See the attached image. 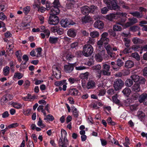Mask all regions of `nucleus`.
<instances>
[{
	"instance_id": "obj_49",
	"label": "nucleus",
	"mask_w": 147,
	"mask_h": 147,
	"mask_svg": "<svg viewBox=\"0 0 147 147\" xmlns=\"http://www.w3.org/2000/svg\"><path fill=\"white\" fill-rule=\"evenodd\" d=\"M65 80H64L56 82H55V84L57 86H62L65 84Z\"/></svg>"
},
{
	"instance_id": "obj_30",
	"label": "nucleus",
	"mask_w": 147,
	"mask_h": 147,
	"mask_svg": "<svg viewBox=\"0 0 147 147\" xmlns=\"http://www.w3.org/2000/svg\"><path fill=\"white\" fill-rule=\"evenodd\" d=\"M133 84V81L129 79L127 80L125 82V85L128 87L131 86Z\"/></svg>"
},
{
	"instance_id": "obj_48",
	"label": "nucleus",
	"mask_w": 147,
	"mask_h": 147,
	"mask_svg": "<svg viewBox=\"0 0 147 147\" xmlns=\"http://www.w3.org/2000/svg\"><path fill=\"white\" fill-rule=\"evenodd\" d=\"M90 12H91L92 13H94V12L96 11L97 10V7L93 5H91L90 7Z\"/></svg>"
},
{
	"instance_id": "obj_39",
	"label": "nucleus",
	"mask_w": 147,
	"mask_h": 147,
	"mask_svg": "<svg viewBox=\"0 0 147 147\" xmlns=\"http://www.w3.org/2000/svg\"><path fill=\"white\" fill-rule=\"evenodd\" d=\"M23 77V75L20 73H15L13 77L15 78H17L18 79H21Z\"/></svg>"
},
{
	"instance_id": "obj_61",
	"label": "nucleus",
	"mask_w": 147,
	"mask_h": 147,
	"mask_svg": "<svg viewBox=\"0 0 147 147\" xmlns=\"http://www.w3.org/2000/svg\"><path fill=\"white\" fill-rule=\"evenodd\" d=\"M74 57L73 55L70 53H68L66 56V59L67 60L70 61Z\"/></svg>"
},
{
	"instance_id": "obj_2",
	"label": "nucleus",
	"mask_w": 147,
	"mask_h": 147,
	"mask_svg": "<svg viewBox=\"0 0 147 147\" xmlns=\"http://www.w3.org/2000/svg\"><path fill=\"white\" fill-rule=\"evenodd\" d=\"M67 133L66 131L62 129L61 130V137L59 140V144L61 147H66L67 144L68 142V140L66 136Z\"/></svg>"
},
{
	"instance_id": "obj_35",
	"label": "nucleus",
	"mask_w": 147,
	"mask_h": 147,
	"mask_svg": "<svg viewBox=\"0 0 147 147\" xmlns=\"http://www.w3.org/2000/svg\"><path fill=\"white\" fill-rule=\"evenodd\" d=\"M131 78L135 82L138 81L140 77L137 75H133L131 76Z\"/></svg>"
},
{
	"instance_id": "obj_11",
	"label": "nucleus",
	"mask_w": 147,
	"mask_h": 147,
	"mask_svg": "<svg viewBox=\"0 0 147 147\" xmlns=\"http://www.w3.org/2000/svg\"><path fill=\"white\" fill-rule=\"evenodd\" d=\"M70 20L66 19H62L61 21V26L64 28H66L68 27L70 25H73L74 24Z\"/></svg>"
},
{
	"instance_id": "obj_55",
	"label": "nucleus",
	"mask_w": 147,
	"mask_h": 147,
	"mask_svg": "<svg viewBox=\"0 0 147 147\" xmlns=\"http://www.w3.org/2000/svg\"><path fill=\"white\" fill-rule=\"evenodd\" d=\"M139 29V28L137 26H131L130 28V31L133 32H135L137 30H138Z\"/></svg>"
},
{
	"instance_id": "obj_3",
	"label": "nucleus",
	"mask_w": 147,
	"mask_h": 147,
	"mask_svg": "<svg viewBox=\"0 0 147 147\" xmlns=\"http://www.w3.org/2000/svg\"><path fill=\"white\" fill-rule=\"evenodd\" d=\"M93 52V48L90 45H85L83 48L82 53L83 55L86 57L90 56Z\"/></svg>"
},
{
	"instance_id": "obj_21",
	"label": "nucleus",
	"mask_w": 147,
	"mask_h": 147,
	"mask_svg": "<svg viewBox=\"0 0 147 147\" xmlns=\"http://www.w3.org/2000/svg\"><path fill=\"white\" fill-rule=\"evenodd\" d=\"M129 13L132 15L133 16L136 17L137 18H141L143 16V15L138 11L130 12Z\"/></svg>"
},
{
	"instance_id": "obj_23",
	"label": "nucleus",
	"mask_w": 147,
	"mask_h": 147,
	"mask_svg": "<svg viewBox=\"0 0 147 147\" xmlns=\"http://www.w3.org/2000/svg\"><path fill=\"white\" fill-rule=\"evenodd\" d=\"M95 86V83L94 81L91 80L87 83L86 87L88 89H91L94 87Z\"/></svg>"
},
{
	"instance_id": "obj_8",
	"label": "nucleus",
	"mask_w": 147,
	"mask_h": 147,
	"mask_svg": "<svg viewBox=\"0 0 147 147\" xmlns=\"http://www.w3.org/2000/svg\"><path fill=\"white\" fill-rule=\"evenodd\" d=\"M102 70H101L102 75L104 76H109L111 75V72L109 71L110 66L106 64H103L102 66Z\"/></svg>"
},
{
	"instance_id": "obj_57",
	"label": "nucleus",
	"mask_w": 147,
	"mask_h": 147,
	"mask_svg": "<svg viewBox=\"0 0 147 147\" xmlns=\"http://www.w3.org/2000/svg\"><path fill=\"white\" fill-rule=\"evenodd\" d=\"M22 99L25 101L30 100L32 98V96L30 94H28V95L26 97H23Z\"/></svg>"
},
{
	"instance_id": "obj_36",
	"label": "nucleus",
	"mask_w": 147,
	"mask_h": 147,
	"mask_svg": "<svg viewBox=\"0 0 147 147\" xmlns=\"http://www.w3.org/2000/svg\"><path fill=\"white\" fill-rule=\"evenodd\" d=\"M116 14L114 13H111L107 16V18L110 21H112L113 19L115 18Z\"/></svg>"
},
{
	"instance_id": "obj_54",
	"label": "nucleus",
	"mask_w": 147,
	"mask_h": 147,
	"mask_svg": "<svg viewBox=\"0 0 147 147\" xmlns=\"http://www.w3.org/2000/svg\"><path fill=\"white\" fill-rule=\"evenodd\" d=\"M109 11L107 7H104L101 9V12L102 14H106Z\"/></svg>"
},
{
	"instance_id": "obj_19",
	"label": "nucleus",
	"mask_w": 147,
	"mask_h": 147,
	"mask_svg": "<svg viewBox=\"0 0 147 147\" xmlns=\"http://www.w3.org/2000/svg\"><path fill=\"white\" fill-rule=\"evenodd\" d=\"M134 65V63L133 61L130 60H128L125 62V67L127 68H130L133 67Z\"/></svg>"
},
{
	"instance_id": "obj_17",
	"label": "nucleus",
	"mask_w": 147,
	"mask_h": 147,
	"mask_svg": "<svg viewBox=\"0 0 147 147\" xmlns=\"http://www.w3.org/2000/svg\"><path fill=\"white\" fill-rule=\"evenodd\" d=\"M59 38L55 36H50L49 39V41L52 44H55L58 42Z\"/></svg>"
},
{
	"instance_id": "obj_32",
	"label": "nucleus",
	"mask_w": 147,
	"mask_h": 147,
	"mask_svg": "<svg viewBox=\"0 0 147 147\" xmlns=\"http://www.w3.org/2000/svg\"><path fill=\"white\" fill-rule=\"evenodd\" d=\"M30 24L27 23L22 22L21 24V28L23 29H26L29 28Z\"/></svg>"
},
{
	"instance_id": "obj_50",
	"label": "nucleus",
	"mask_w": 147,
	"mask_h": 147,
	"mask_svg": "<svg viewBox=\"0 0 147 147\" xmlns=\"http://www.w3.org/2000/svg\"><path fill=\"white\" fill-rule=\"evenodd\" d=\"M125 142L123 143V145L125 147H129L128 145L130 144L129 139L127 137H126L125 138Z\"/></svg>"
},
{
	"instance_id": "obj_26",
	"label": "nucleus",
	"mask_w": 147,
	"mask_h": 147,
	"mask_svg": "<svg viewBox=\"0 0 147 147\" xmlns=\"http://www.w3.org/2000/svg\"><path fill=\"white\" fill-rule=\"evenodd\" d=\"M92 19L90 17L86 15L82 18V22L85 23L90 22L92 21Z\"/></svg>"
},
{
	"instance_id": "obj_7",
	"label": "nucleus",
	"mask_w": 147,
	"mask_h": 147,
	"mask_svg": "<svg viewBox=\"0 0 147 147\" xmlns=\"http://www.w3.org/2000/svg\"><path fill=\"white\" fill-rule=\"evenodd\" d=\"M105 50L103 48L102 50L100 51L98 53L95 55V58L97 62H101L103 60V56L105 55Z\"/></svg>"
},
{
	"instance_id": "obj_51",
	"label": "nucleus",
	"mask_w": 147,
	"mask_h": 147,
	"mask_svg": "<svg viewBox=\"0 0 147 147\" xmlns=\"http://www.w3.org/2000/svg\"><path fill=\"white\" fill-rule=\"evenodd\" d=\"M37 125L41 128H43L45 126V125L42 123V121L40 118L39 119V121L38 122Z\"/></svg>"
},
{
	"instance_id": "obj_18",
	"label": "nucleus",
	"mask_w": 147,
	"mask_h": 147,
	"mask_svg": "<svg viewBox=\"0 0 147 147\" xmlns=\"http://www.w3.org/2000/svg\"><path fill=\"white\" fill-rule=\"evenodd\" d=\"M132 41L135 44H140L143 43L144 41L139 38L135 37H134L132 39Z\"/></svg>"
},
{
	"instance_id": "obj_43",
	"label": "nucleus",
	"mask_w": 147,
	"mask_h": 147,
	"mask_svg": "<svg viewBox=\"0 0 147 147\" xmlns=\"http://www.w3.org/2000/svg\"><path fill=\"white\" fill-rule=\"evenodd\" d=\"M75 67V69L76 70L78 71L86 69V67L82 65H80V66H78V65Z\"/></svg>"
},
{
	"instance_id": "obj_31",
	"label": "nucleus",
	"mask_w": 147,
	"mask_h": 147,
	"mask_svg": "<svg viewBox=\"0 0 147 147\" xmlns=\"http://www.w3.org/2000/svg\"><path fill=\"white\" fill-rule=\"evenodd\" d=\"M90 35L93 38L98 37L99 36V34L97 31H93L90 33Z\"/></svg>"
},
{
	"instance_id": "obj_60",
	"label": "nucleus",
	"mask_w": 147,
	"mask_h": 147,
	"mask_svg": "<svg viewBox=\"0 0 147 147\" xmlns=\"http://www.w3.org/2000/svg\"><path fill=\"white\" fill-rule=\"evenodd\" d=\"M89 73L88 72L82 74L80 75V77L82 79H86L87 78L88 76Z\"/></svg>"
},
{
	"instance_id": "obj_41",
	"label": "nucleus",
	"mask_w": 147,
	"mask_h": 147,
	"mask_svg": "<svg viewBox=\"0 0 147 147\" xmlns=\"http://www.w3.org/2000/svg\"><path fill=\"white\" fill-rule=\"evenodd\" d=\"M53 74L55 78L57 79H58L61 77V75L60 71H58V72H57L56 71H54Z\"/></svg>"
},
{
	"instance_id": "obj_24",
	"label": "nucleus",
	"mask_w": 147,
	"mask_h": 147,
	"mask_svg": "<svg viewBox=\"0 0 147 147\" xmlns=\"http://www.w3.org/2000/svg\"><path fill=\"white\" fill-rule=\"evenodd\" d=\"M140 89V85L138 83H135L132 87V90L136 92H139Z\"/></svg>"
},
{
	"instance_id": "obj_28",
	"label": "nucleus",
	"mask_w": 147,
	"mask_h": 147,
	"mask_svg": "<svg viewBox=\"0 0 147 147\" xmlns=\"http://www.w3.org/2000/svg\"><path fill=\"white\" fill-rule=\"evenodd\" d=\"M11 105L14 108L17 109H21L22 107V105L20 103L16 102H13Z\"/></svg>"
},
{
	"instance_id": "obj_10",
	"label": "nucleus",
	"mask_w": 147,
	"mask_h": 147,
	"mask_svg": "<svg viewBox=\"0 0 147 147\" xmlns=\"http://www.w3.org/2000/svg\"><path fill=\"white\" fill-rule=\"evenodd\" d=\"M129 22L125 23L124 26L125 28H127L137 23L138 22L137 19L134 17L129 18L128 19Z\"/></svg>"
},
{
	"instance_id": "obj_52",
	"label": "nucleus",
	"mask_w": 147,
	"mask_h": 147,
	"mask_svg": "<svg viewBox=\"0 0 147 147\" xmlns=\"http://www.w3.org/2000/svg\"><path fill=\"white\" fill-rule=\"evenodd\" d=\"M129 108L131 111H136L138 109V106L136 105H131L129 106Z\"/></svg>"
},
{
	"instance_id": "obj_34",
	"label": "nucleus",
	"mask_w": 147,
	"mask_h": 147,
	"mask_svg": "<svg viewBox=\"0 0 147 147\" xmlns=\"http://www.w3.org/2000/svg\"><path fill=\"white\" fill-rule=\"evenodd\" d=\"M44 106L42 105H39L38 107L37 110L39 111H41V112L45 116H46V113L45 109H44Z\"/></svg>"
},
{
	"instance_id": "obj_14",
	"label": "nucleus",
	"mask_w": 147,
	"mask_h": 147,
	"mask_svg": "<svg viewBox=\"0 0 147 147\" xmlns=\"http://www.w3.org/2000/svg\"><path fill=\"white\" fill-rule=\"evenodd\" d=\"M104 24L100 20L96 21L94 24V26L99 29H102L103 28Z\"/></svg>"
},
{
	"instance_id": "obj_37",
	"label": "nucleus",
	"mask_w": 147,
	"mask_h": 147,
	"mask_svg": "<svg viewBox=\"0 0 147 147\" xmlns=\"http://www.w3.org/2000/svg\"><path fill=\"white\" fill-rule=\"evenodd\" d=\"M9 68L8 66H6L3 69V72L5 76H7L9 73Z\"/></svg>"
},
{
	"instance_id": "obj_22",
	"label": "nucleus",
	"mask_w": 147,
	"mask_h": 147,
	"mask_svg": "<svg viewBox=\"0 0 147 147\" xmlns=\"http://www.w3.org/2000/svg\"><path fill=\"white\" fill-rule=\"evenodd\" d=\"M108 36V34L107 33L105 32L103 33L101 35V37L100 39L104 41H105L107 42L109 41V39L107 37Z\"/></svg>"
},
{
	"instance_id": "obj_62",
	"label": "nucleus",
	"mask_w": 147,
	"mask_h": 147,
	"mask_svg": "<svg viewBox=\"0 0 147 147\" xmlns=\"http://www.w3.org/2000/svg\"><path fill=\"white\" fill-rule=\"evenodd\" d=\"M131 49L135 51H138L139 50L140 47V46L138 45H134L132 46Z\"/></svg>"
},
{
	"instance_id": "obj_45",
	"label": "nucleus",
	"mask_w": 147,
	"mask_h": 147,
	"mask_svg": "<svg viewBox=\"0 0 147 147\" xmlns=\"http://www.w3.org/2000/svg\"><path fill=\"white\" fill-rule=\"evenodd\" d=\"M137 116L139 118H143L145 116L144 113L141 111H138L137 113Z\"/></svg>"
},
{
	"instance_id": "obj_5",
	"label": "nucleus",
	"mask_w": 147,
	"mask_h": 147,
	"mask_svg": "<svg viewBox=\"0 0 147 147\" xmlns=\"http://www.w3.org/2000/svg\"><path fill=\"white\" fill-rule=\"evenodd\" d=\"M124 84V82L121 79H118L114 81L113 86L115 90L117 91L121 89Z\"/></svg>"
},
{
	"instance_id": "obj_15",
	"label": "nucleus",
	"mask_w": 147,
	"mask_h": 147,
	"mask_svg": "<svg viewBox=\"0 0 147 147\" xmlns=\"http://www.w3.org/2000/svg\"><path fill=\"white\" fill-rule=\"evenodd\" d=\"M82 13L84 14H88L90 12V7L87 6H85L81 8Z\"/></svg>"
},
{
	"instance_id": "obj_4",
	"label": "nucleus",
	"mask_w": 147,
	"mask_h": 147,
	"mask_svg": "<svg viewBox=\"0 0 147 147\" xmlns=\"http://www.w3.org/2000/svg\"><path fill=\"white\" fill-rule=\"evenodd\" d=\"M78 62H75L74 63H68L64 66V70L66 73H70L74 70V67L78 65Z\"/></svg>"
},
{
	"instance_id": "obj_44",
	"label": "nucleus",
	"mask_w": 147,
	"mask_h": 147,
	"mask_svg": "<svg viewBox=\"0 0 147 147\" xmlns=\"http://www.w3.org/2000/svg\"><path fill=\"white\" fill-rule=\"evenodd\" d=\"M131 56L132 57L135 58L138 61H139L140 60V57L138 53H132Z\"/></svg>"
},
{
	"instance_id": "obj_9",
	"label": "nucleus",
	"mask_w": 147,
	"mask_h": 147,
	"mask_svg": "<svg viewBox=\"0 0 147 147\" xmlns=\"http://www.w3.org/2000/svg\"><path fill=\"white\" fill-rule=\"evenodd\" d=\"M40 29L41 30L40 32L44 33L40 34L42 38L43 39L44 38L45 36L47 38H48L50 34V30L48 29H46L44 26H41Z\"/></svg>"
},
{
	"instance_id": "obj_27",
	"label": "nucleus",
	"mask_w": 147,
	"mask_h": 147,
	"mask_svg": "<svg viewBox=\"0 0 147 147\" xmlns=\"http://www.w3.org/2000/svg\"><path fill=\"white\" fill-rule=\"evenodd\" d=\"M123 41L124 42V45L126 47H129L130 45V39L127 38H124L123 39Z\"/></svg>"
},
{
	"instance_id": "obj_59",
	"label": "nucleus",
	"mask_w": 147,
	"mask_h": 147,
	"mask_svg": "<svg viewBox=\"0 0 147 147\" xmlns=\"http://www.w3.org/2000/svg\"><path fill=\"white\" fill-rule=\"evenodd\" d=\"M30 7L29 6H27L24 8L23 12L25 14H27L30 11Z\"/></svg>"
},
{
	"instance_id": "obj_33",
	"label": "nucleus",
	"mask_w": 147,
	"mask_h": 147,
	"mask_svg": "<svg viewBox=\"0 0 147 147\" xmlns=\"http://www.w3.org/2000/svg\"><path fill=\"white\" fill-rule=\"evenodd\" d=\"M122 28L121 26L117 24H115L113 27V30L114 31H119L121 30Z\"/></svg>"
},
{
	"instance_id": "obj_40",
	"label": "nucleus",
	"mask_w": 147,
	"mask_h": 147,
	"mask_svg": "<svg viewBox=\"0 0 147 147\" xmlns=\"http://www.w3.org/2000/svg\"><path fill=\"white\" fill-rule=\"evenodd\" d=\"M95 39L91 37H89V39L87 42L88 44L87 45H94L95 42Z\"/></svg>"
},
{
	"instance_id": "obj_16",
	"label": "nucleus",
	"mask_w": 147,
	"mask_h": 147,
	"mask_svg": "<svg viewBox=\"0 0 147 147\" xmlns=\"http://www.w3.org/2000/svg\"><path fill=\"white\" fill-rule=\"evenodd\" d=\"M104 46L105 48L107 51V53L110 51H113V44H109L107 42L104 43Z\"/></svg>"
},
{
	"instance_id": "obj_53",
	"label": "nucleus",
	"mask_w": 147,
	"mask_h": 147,
	"mask_svg": "<svg viewBox=\"0 0 147 147\" xmlns=\"http://www.w3.org/2000/svg\"><path fill=\"white\" fill-rule=\"evenodd\" d=\"M107 122L108 124L111 125H114L116 124L114 121H112L111 117L108 118L107 120Z\"/></svg>"
},
{
	"instance_id": "obj_25",
	"label": "nucleus",
	"mask_w": 147,
	"mask_h": 147,
	"mask_svg": "<svg viewBox=\"0 0 147 147\" xmlns=\"http://www.w3.org/2000/svg\"><path fill=\"white\" fill-rule=\"evenodd\" d=\"M78 90L76 88L71 89L69 90V94L72 96H75L78 95Z\"/></svg>"
},
{
	"instance_id": "obj_20",
	"label": "nucleus",
	"mask_w": 147,
	"mask_h": 147,
	"mask_svg": "<svg viewBox=\"0 0 147 147\" xmlns=\"http://www.w3.org/2000/svg\"><path fill=\"white\" fill-rule=\"evenodd\" d=\"M147 97V94L146 93H143L141 94L140 95L139 98V102L141 103L145 101L146 98Z\"/></svg>"
},
{
	"instance_id": "obj_56",
	"label": "nucleus",
	"mask_w": 147,
	"mask_h": 147,
	"mask_svg": "<svg viewBox=\"0 0 147 147\" xmlns=\"http://www.w3.org/2000/svg\"><path fill=\"white\" fill-rule=\"evenodd\" d=\"M42 50L41 48H38L36 49L37 52V53L36 55V56L37 57H40L41 56V51Z\"/></svg>"
},
{
	"instance_id": "obj_13",
	"label": "nucleus",
	"mask_w": 147,
	"mask_h": 147,
	"mask_svg": "<svg viewBox=\"0 0 147 147\" xmlns=\"http://www.w3.org/2000/svg\"><path fill=\"white\" fill-rule=\"evenodd\" d=\"M76 31L73 28L69 29L67 32L68 35L72 38H74L76 35Z\"/></svg>"
},
{
	"instance_id": "obj_47",
	"label": "nucleus",
	"mask_w": 147,
	"mask_h": 147,
	"mask_svg": "<svg viewBox=\"0 0 147 147\" xmlns=\"http://www.w3.org/2000/svg\"><path fill=\"white\" fill-rule=\"evenodd\" d=\"M53 4V6H52L53 7H55L59 8L60 6L59 0H55Z\"/></svg>"
},
{
	"instance_id": "obj_42",
	"label": "nucleus",
	"mask_w": 147,
	"mask_h": 147,
	"mask_svg": "<svg viewBox=\"0 0 147 147\" xmlns=\"http://www.w3.org/2000/svg\"><path fill=\"white\" fill-rule=\"evenodd\" d=\"M72 112L73 115L75 117L77 118L78 117L79 112L76 108L74 109Z\"/></svg>"
},
{
	"instance_id": "obj_29",
	"label": "nucleus",
	"mask_w": 147,
	"mask_h": 147,
	"mask_svg": "<svg viewBox=\"0 0 147 147\" xmlns=\"http://www.w3.org/2000/svg\"><path fill=\"white\" fill-rule=\"evenodd\" d=\"M123 94L127 96H128L131 92L130 89L128 88H126L122 91Z\"/></svg>"
},
{
	"instance_id": "obj_1",
	"label": "nucleus",
	"mask_w": 147,
	"mask_h": 147,
	"mask_svg": "<svg viewBox=\"0 0 147 147\" xmlns=\"http://www.w3.org/2000/svg\"><path fill=\"white\" fill-rule=\"evenodd\" d=\"M109 9L111 10H118L119 9V7L117 5L116 0H103Z\"/></svg>"
},
{
	"instance_id": "obj_12",
	"label": "nucleus",
	"mask_w": 147,
	"mask_h": 147,
	"mask_svg": "<svg viewBox=\"0 0 147 147\" xmlns=\"http://www.w3.org/2000/svg\"><path fill=\"white\" fill-rule=\"evenodd\" d=\"M60 10L58 7H51V11L50 15H56L59 14Z\"/></svg>"
},
{
	"instance_id": "obj_58",
	"label": "nucleus",
	"mask_w": 147,
	"mask_h": 147,
	"mask_svg": "<svg viewBox=\"0 0 147 147\" xmlns=\"http://www.w3.org/2000/svg\"><path fill=\"white\" fill-rule=\"evenodd\" d=\"M47 119L52 121L54 119V117L52 115H48L47 116L46 118H45L44 119V120H45Z\"/></svg>"
},
{
	"instance_id": "obj_63",
	"label": "nucleus",
	"mask_w": 147,
	"mask_h": 147,
	"mask_svg": "<svg viewBox=\"0 0 147 147\" xmlns=\"http://www.w3.org/2000/svg\"><path fill=\"white\" fill-rule=\"evenodd\" d=\"M140 94L137 93H134L132 95V98L134 100H136L139 97Z\"/></svg>"
},
{
	"instance_id": "obj_6",
	"label": "nucleus",
	"mask_w": 147,
	"mask_h": 147,
	"mask_svg": "<svg viewBox=\"0 0 147 147\" xmlns=\"http://www.w3.org/2000/svg\"><path fill=\"white\" fill-rule=\"evenodd\" d=\"M59 22V18L56 15H50L48 21L49 24L52 25H57Z\"/></svg>"
},
{
	"instance_id": "obj_64",
	"label": "nucleus",
	"mask_w": 147,
	"mask_h": 147,
	"mask_svg": "<svg viewBox=\"0 0 147 147\" xmlns=\"http://www.w3.org/2000/svg\"><path fill=\"white\" fill-rule=\"evenodd\" d=\"M1 100V102H3L4 103L7 102L8 100L7 95H6L3 96Z\"/></svg>"
},
{
	"instance_id": "obj_38",
	"label": "nucleus",
	"mask_w": 147,
	"mask_h": 147,
	"mask_svg": "<svg viewBox=\"0 0 147 147\" xmlns=\"http://www.w3.org/2000/svg\"><path fill=\"white\" fill-rule=\"evenodd\" d=\"M101 66L100 64L94 65L92 67V69L93 70H95L97 71L100 70Z\"/></svg>"
},
{
	"instance_id": "obj_46",
	"label": "nucleus",
	"mask_w": 147,
	"mask_h": 147,
	"mask_svg": "<svg viewBox=\"0 0 147 147\" xmlns=\"http://www.w3.org/2000/svg\"><path fill=\"white\" fill-rule=\"evenodd\" d=\"M124 63L123 61L121 59H118L117 61V65L118 67H121L123 65Z\"/></svg>"
}]
</instances>
